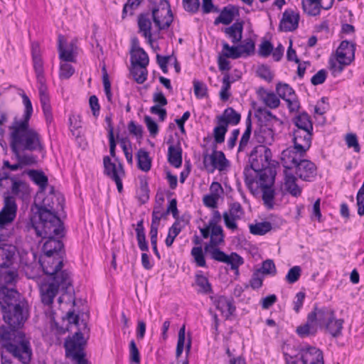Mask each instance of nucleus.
<instances>
[{"label": "nucleus", "instance_id": "nucleus-43", "mask_svg": "<svg viewBox=\"0 0 364 364\" xmlns=\"http://www.w3.org/2000/svg\"><path fill=\"white\" fill-rule=\"evenodd\" d=\"M27 174L42 191L45 190L48 185V177L43 171L29 170L27 171Z\"/></svg>", "mask_w": 364, "mask_h": 364}, {"label": "nucleus", "instance_id": "nucleus-14", "mask_svg": "<svg viewBox=\"0 0 364 364\" xmlns=\"http://www.w3.org/2000/svg\"><path fill=\"white\" fill-rule=\"evenodd\" d=\"M307 151H304L294 145L284 149L282 152L281 161L285 170L294 168L306 156Z\"/></svg>", "mask_w": 364, "mask_h": 364}, {"label": "nucleus", "instance_id": "nucleus-2", "mask_svg": "<svg viewBox=\"0 0 364 364\" xmlns=\"http://www.w3.org/2000/svg\"><path fill=\"white\" fill-rule=\"evenodd\" d=\"M65 199L60 193H55L51 186L49 193L43 198L42 204L38 205V213L40 224H45L46 233L58 232L63 225L58 214L64 208Z\"/></svg>", "mask_w": 364, "mask_h": 364}, {"label": "nucleus", "instance_id": "nucleus-42", "mask_svg": "<svg viewBox=\"0 0 364 364\" xmlns=\"http://www.w3.org/2000/svg\"><path fill=\"white\" fill-rule=\"evenodd\" d=\"M258 92L268 107L275 109L279 106L280 100L274 92H268L264 88H260Z\"/></svg>", "mask_w": 364, "mask_h": 364}, {"label": "nucleus", "instance_id": "nucleus-56", "mask_svg": "<svg viewBox=\"0 0 364 364\" xmlns=\"http://www.w3.org/2000/svg\"><path fill=\"white\" fill-rule=\"evenodd\" d=\"M194 94L197 98L202 99L208 96V87L205 83L198 80L193 82Z\"/></svg>", "mask_w": 364, "mask_h": 364}, {"label": "nucleus", "instance_id": "nucleus-59", "mask_svg": "<svg viewBox=\"0 0 364 364\" xmlns=\"http://www.w3.org/2000/svg\"><path fill=\"white\" fill-rule=\"evenodd\" d=\"M177 223H174L168 230V233L165 240L167 247H171L176 238V237L180 233L181 228L178 227Z\"/></svg>", "mask_w": 364, "mask_h": 364}, {"label": "nucleus", "instance_id": "nucleus-60", "mask_svg": "<svg viewBox=\"0 0 364 364\" xmlns=\"http://www.w3.org/2000/svg\"><path fill=\"white\" fill-rule=\"evenodd\" d=\"M257 74L260 78L267 81L268 82H270L274 77V74L272 73L269 68L264 65L259 66L257 70Z\"/></svg>", "mask_w": 364, "mask_h": 364}, {"label": "nucleus", "instance_id": "nucleus-61", "mask_svg": "<svg viewBox=\"0 0 364 364\" xmlns=\"http://www.w3.org/2000/svg\"><path fill=\"white\" fill-rule=\"evenodd\" d=\"M74 73L75 69L70 64H68L67 62L60 64L59 73L60 78L68 79L74 74Z\"/></svg>", "mask_w": 364, "mask_h": 364}, {"label": "nucleus", "instance_id": "nucleus-18", "mask_svg": "<svg viewBox=\"0 0 364 364\" xmlns=\"http://www.w3.org/2000/svg\"><path fill=\"white\" fill-rule=\"evenodd\" d=\"M301 360L303 364H323V353L314 346L302 348L300 350Z\"/></svg>", "mask_w": 364, "mask_h": 364}, {"label": "nucleus", "instance_id": "nucleus-21", "mask_svg": "<svg viewBox=\"0 0 364 364\" xmlns=\"http://www.w3.org/2000/svg\"><path fill=\"white\" fill-rule=\"evenodd\" d=\"M313 132L294 129L292 132L294 145L304 151L311 147Z\"/></svg>", "mask_w": 364, "mask_h": 364}, {"label": "nucleus", "instance_id": "nucleus-45", "mask_svg": "<svg viewBox=\"0 0 364 364\" xmlns=\"http://www.w3.org/2000/svg\"><path fill=\"white\" fill-rule=\"evenodd\" d=\"M136 240L138 245L141 251L147 252L149 250L148 243L146 240L145 231L143 226V220H141L137 223L136 228Z\"/></svg>", "mask_w": 364, "mask_h": 364}, {"label": "nucleus", "instance_id": "nucleus-10", "mask_svg": "<svg viewBox=\"0 0 364 364\" xmlns=\"http://www.w3.org/2000/svg\"><path fill=\"white\" fill-rule=\"evenodd\" d=\"M151 17L155 26L159 31L168 28L173 21V14L168 1L160 0L158 7L152 9Z\"/></svg>", "mask_w": 364, "mask_h": 364}, {"label": "nucleus", "instance_id": "nucleus-40", "mask_svg": "<svg viewBox=\"0 0 364 364\" xmlns=\"http://www.w3.org/2000/svg\"><path fill=\"white\" fill-rule=\"evenodd\" d=\"M224 242V235L222 227H213L210 233V242L205 244L204 250H208L210 247H218Z\"/></svg>", "mask_w": 364, "mask_h": 364}, {"label": "nucleus", "instance_id": "nucleus-57", "mask_svg": "<svg viewBox=\"0 0 364 364\" xmlns=\"http://www.w3.org/2000/svg\"><path fill=\"white\" fill-rule=\"evenodd\" d=\"M301 274V268L300 266H294L287 272L285 279L289 284L296 282Z\"/></svg>", "mask_w": 364, "mask_h": 364}, {"label": "nucleus", "instance_id": "nucleus-48", "mask_svg": "<svg viewBox=\"0 0 364 364\" xmlns=\"http://www.w3.org/2000/svg\"><path fill=\"white\" fill-rule=\"evenodd\" d=\"M40 102L46 121L48 124H50L53 119L48 95H40Z\"/></svg>", "mask_w": 364, "mask_h": 364}, {"label": "nucleus", "instance_id": "nucleus-19", "mask_svg": "<svg viewBox=\"0 0 364 364\" xmlns=\"http://www.w3.org/2000/svg\"><path fill=\"white\" fill-rule=\"evenodd\" d=\"M355 44L348 41H343L336 50L337 60L343 64H350L355 58Z\"/></svg>", "mask_w": 364, "mask_h": 364}, {"label": "nucleus", "instance_id": "nucleus-12", "mask_svg": "<svg viewBox=\"0 0 364 364\" xmlns=\"http://www.w3.org/2000/svg\"><path fill=\"white\" fill-rule=\"evenodd\" d=\"M205 252L210 255L211 259L230 265L231 269L235 270L236 274H238V268L244 262L242 257L236 252L227 255L220 250L218 247H210Z\"/></svg>", "mask_w": 364, "mask_h": 364}, {"label": "nucleus", "instance_id": "nucleus-27", "mask_svg": "<svg viewBox=\"0 0 364 364\" xmlns=\"http://www.w3.org/2000/svg\"><path fill=\"white\" fill-rule=\"evenodd\" d=\"M11 191L9 193V195H12L11 196L23 199L25 197L29 195V187L28 184L18 178L17 177L11 178Z\"/></svg>", "mask_w": 364, "mask_h": 364}, {"label": "nucleus", "instance_id": "nucleus-22", "mask_svg": "<svg viewBox=\"0 0 364 364\" xmlns=\"http://www.w3.org/2000/svg\"><path fill=\"white\" fill-rule=\"evenodd\" d=\"M64 37L62 35L58 36V49L59 52V58L61 60L65 62H75V50L77 48L74 41L67 44L65 47Z\"/></svg>", "mask_w": 364, "mask_h": 364}, {"label": "nucleus", "instance_id": "nucleus-52", "mask_svg": "<svg viewBox=\"0 0 364 364\" xmlns=\"http://www.w3.org/2000/svg\"><path fill=\"white\" fill-rule=\"evenodd\" d=\"M2 212H10L16 213L17 205L15 198L9 195V191L4 193V206L1 209Z\"/></svg>", "mask_w": 364, "mask_h": 364}, {"label": "nucleus", "instance_id": "nucleus-44", "mask_svg": "<svg viewBox=\"0 0 364 364\" xmlns=\"http://www.w3.org/2000/svg\"><path fill=\"white\" fill-rule=\"evenodd\" d=\"M196 284L198 287L197 292L202 294H208L212 292V287L208 278L202 274H196Z\"/></svg>", "mask_w": 364, "mask_h": 364}, {"label": "nucleus", "instance_id": "nucleus-6", "mask_svg": "<svg viewBox=\"0 0 364 364\" xmlns=\"http://www.w3.org/2000/svg\"><path fill=\"white\" fill-rule=\"evenodd\" d=\"M83 331L89 332L87 323H84ZM85 332L78 331L75 332L73 336L65 339L64 347L65 349V355L68 358L77 364H88L87 360L85 358L84 348L86 345V340L84 338Z\"/></svg>", "mask_w": 364, "mask_h": 364}, {"label": "nucleus", "instance_id": "nucleus-24", "mask_svg": "<svg viewBox=\"0 0 364 364\" xmlns=\"http://www.w3.org/2000/svg\"><path fill=\"white\" fill-rule=\"evenodd\" d=\"M216 309L219 310L221 314L228 318L235 311V306L233 305L232 299H228L224 296H211Z\"/></svg>", "mask_w": 364, "mask_h": 364}, {"label": "nucleus", "instance_id": "nucleus-28", "mask_svg": "<svg viewBox=\"0 0 364 364\" xmlns=\"http://www.w3.org/2000/svg\"><path fill=\"white\" fill-rule=\"evenodd\" d=\"M257 173L258 179L257 180V184L258 187H262L267 185L274 186L276 176V171L273 167L267 166L262 168L259 171H255Z\"/></svg>", "mask_w": 364, "mask_h": 364}, {"label": "nucleus", "instance_id": "nucleus-51", "mask_svg": "<svg viewBox=\"0 0 364 364\" xmlns=\"http://www.w3.org/2000/svg\"><path fill=\"white\" fill-rule=\"evenodd\" d=\"M130 73L137 83L142 84L146 80L148 73L146 67L134 65L130 69Z\"/></svg>", "mask_w": 364, "mask_h": 364}, {"label": "nucleus", "instance_id": "nucleus-32", "mask_svg": "<svg viewBox=\"0 0 364 364\" xmlns=\"http://www.w3.org/2000/svg\"><path fill=\"white\" fill-rule=\"evenodd\" d=\"M241 119L240 114L237 112L232 107L225 109L223 114L217 117V120L220 121L225 125L228 124L237 125Z\"/></svg>", "mask_w": 364, "mask_h": 364}, {"label": "nucleus", "instance_id": "nucleus-4", "mask_svg": "<svg viewBox=\"0 0 364 364\" xmlns=\"http://www.w3.org/2000/svg\"><path fill=\"white\" fill-rule=\"evenodd\" d=\"M27 230L31 233H35L38 237L47 238L48 240L43 244V250L44 255H63V243L59 239L55 237H62L63 236V226L60 225V230L57 232L46 233L45 224L35 225L33 221L28 224Z\"/></svg>", "mask_w": 364, "mask_h": 364}, {"label": "nucleus", "instance_id": "nucleus-9", "mask_svg": "<svg viewBox=\"0 0 364 364\" xmlns=\"http://www.w3.org/2000/svg\"><path fill=\"white\" fill-rule=\"evenodd\" d=\"M3 320L8 324L9 328L20 330L28 317L26 304L16 306L9 309L2 311Z\"/></svg>", "mask_w": 364, "mask_h": 364}, {"label": "nucleus", "instance_id": "nucleus-23", "mask_svg": "<svg viewBox=\"0 0 364 364\" xmlns=\"http://www.w3.org/2000/svg\"><path fill=\"white\" fill-rule=\"evenodd\" d=\"M299 21V13L287 9L283 13L282 18L279 23V28L281 31L286 32L294 31L298 28Z\"/></svg>", "mask_w": 364, "mask_h": 364}, {"label": "nucleus", "instance_id": "nucleus-17", "mask_svg": "<svg viewBox=\"0 0 364 364\" xmlns=\"http://www.w3.org/2000/svg\"><path fill=\"white\" fill-rule=\"evenodd\" d=\"M318 316L316 313V307L314 311L308 314L306 323L296 328L297 334L301 337H307L314 336L317 332Z\"/></svg>", "mask_w": 364, "mask_h": 364}, {"label": "nucleus", "instance_id": "nucleus-8", "mask_svg": "<svg viewBox=\"0 0 364 364\" xmlns=\"http://www.w3.org/2000/svg\"><path fill=\"white\" fill-rule=\"evenodd\" d=\"M40 262L43 272L48 278L61 279V273H66L70 276L69 272L62 269L63 267V255H43L40 259Z\"/></svg>", "mask_w": 364, "mask_h": 364}, {"label": "nucleus", "instance_id": "nucleus-63", "mask_svg": "<svg viewBox=\"0 0 364 364\" xmlns=\"http://www.w3.org/2000/svg\"><path fill=\"white\" fill-rule=\"evenodd\" d=\"M149 189L148 186V183L146 180L140 181V187L139 191V199L142 203H146L149 198Z\"/></svg>", "mask_w": 364, "mask_h": 364}, {"label": "nucleus", "instance_id": "nucleus-11", "mask_svg": "<svg viewBox=\"0 0 364 364\" xmlns=\"http://www.w3.org/2000/svg\"><path fill=\"white\" fill-rule=\"evenodd\" d=\"M272 158L271 150L264 145L255 146L249 154L250 168L254 171H259L264 167L270 165Z\"/></svg>", "mask_w": 364, "mask_h": 364}, {"label": "nucleus", "instance_id": "nucleus-37", "mask_svg": "<svg viewBox=\"0 0 364 364\" xmlns=\"http://www.w3.org/2000/svg\"><path fill=\"white\" fill-rule=\"evenodd\" d=\"M168 163L175 168H179L182 164V149L180 145H171L168 149Z\"/></svg>", "mask_w": 364, "mask_h": 364}, {"label": "nucleus", "instance_id": "nucleus-29", "mask_svg": "<svg viewBox=\"0 0 364 364\" xmlns=\"http://www.w3.org/2000/svg\"><path fill=\"white\" fill-rule=\"evenodd\" d=\"M274 133L272 129L267 125H262L255 130L254 136L257 142L265 144H272L274 141Z\"/></svg>", "mask_w": 364, "mask_h": 364}, {"label": "nucleus", "instance_id": "nucleus-46", "mask_svg": "<svg viewBox=\"0 0 364 364\" xmlns=\"http://www.w3.org/2000/svg\"><path fill=\"white\" fill-rule=\"evenodd\" d=\"M272 228V223L267 221L250 225V231L252 235H264Z\"/></svg>", "mask_w": 364, "mask_h": 364}, {"label": "nucleus", "instance_id": "nucleus-20", "mask_svg": "<svg viewBox=\"0 0 364 364\" xmlns=\"http://www.w3.org/2000/svg\"><path fill=\"white\" fill-rule=\"evenodd\" d=\"M208 159L210 160V164L212 166V171L218 169L223 171L228 166L229 162L226 159L224 153L221 151H217L215 148L213 149V153L210 155L204 156L203 163L206 168H208Z\"/></svg>", "mask_w": 364, "mask_h": 364}, {"label": "nucleus", "instance_id": "nucleus-25", "mask_svg": "<svg viewBox=\"0 0 364 364\" xmlns=\"http://www.w3.org/2000/svg\"><path fill=\"white\" fill-rule=\"evenodd\" d=\"M16 213L0 211V241H5L11 234V226Z\"/></svg>", "mask_w": 364, "mask_h": 364}, {"label": "nucleus", "instance_id": "nucleus-41", "mask_svg": "<svg viewBox=\"0 0 364 364\" xmlns=\"http://www.w3.org/2000/svg\"><path fill=\"white\" fill-rule=\"evenodd\" d=\"M138 168L145 172L149 171L151 167V159L149 152L144 149H140L136 154Z\"/></svg>", "mask_w": 364, "mask_h": 364}, {"label": "nucleus", "instance_id": "nucleus-53", "mask_svg": "<svg viewBox=\"0 0 364 364\" xmlns=\"http://www.w3.org/2000/svg\"><path fill=\"white\" fill-rule=\"evenodd\" d=\"M217 126L213 129V137L216 144H222L225 141V136L228 131V126L217 120Z\"/></svg>", "mask_w": 364, "mask_h": 364}, {"label": "nucleus", "instance_id": "nucleus-39", "mask_svg": "<svg viewBox=\"0 0 364 364\" xmlns=\"http://www.w3.org/2000/svg\"><path fill=\"white\" fill-rule=\"evenodd\" d=\"M262 191V198L264 205L267 209H272L274 205V200L275 197V190L273 186L267 185L259 187Z\"/></svg>", "mask_w": 364, "mask_h": 364}, {"label": "nucleus", "instance_id": "nucleus-30", "mask_svg": "<svg viewBox=\"0 0 364 364\" xmlns=\"http://www.w3.org/2000/svg\"><path fill=\"white\" fill-rule=\"evenodd\" d=\"M333 0H331L328 6H323L321 0H302V7L305 13L309 16H316L320 14L321 9H328L331 6Z\"/></svg>", "mask_w": 364, "mask_h": 364}, {"label": "nucleus", "instance_id": "nucleus-36", "mask_svg": "<svg viewBox=\"0 0 364 364\" xmlns=\"http://www.w3.org/2000/svg\"><path fill=\"white\" fill-rule=\"evenodd\" d=\"M235 8L233 6H225L220 13V15L215 19L214 24L218 25L223 23L224 25L230 24L234 19Z\"/></svg>", "mask_w": 364, "mask_h": 364}, {"label": "nucleus", "instance_id": "nucleus-38", "mask_svg": "<svg viewBox=\"0 0 364 364\" xmlns=\"http://www.w3.org/2000/svg\"><path fill=\"white\" fill-rule=\"evenodd\" d=\"M293 122L296 127L295 129L313 132V124L307 113L303 112L298 114L294 118Z\"/></svg>", "mask_w": 364, "mask_h": 364}, {"label": "nucleus", "instance_id": "nucleus-26", "mask_svg": "<svg viewBox=\"0 0 364 364\" xmlns=\"http://www.w3.org/2000/svg\"><path fill=\"white\" fill-rule=\"evenodd\" d=\"M15 246L9 244L0 245V268L7 269L12 264L16 254Z\"/></svg>", "mask_w": 364, "mask_h": 364}, {"label": "nucleus", "instance_id": "nucleus-49", "mask_svg": "<svg viewBox=\"0 0 364 364\" xmlns=\"http://www.w3.org/2000/svg\"><path fill=\"white\" fill-rule=\"evenodd\" d=\"M21 149H11L17 161L20 162L21 166H31L36 163V157L33 154H21Z\"/></svg>", "mask_w": 364, "mask_h": 364}, {"label": "nucleus", "instance_id": "nucleus-7", "mask_svg": "<svg viewBox=\"0 0 364 364\" xmlns=\"http://www.w3.org/2000/svg\"><path fill=\"white\" fill-rule=\"evenodd\" d=\"M318 326L324 329L325 332L331 336L337 338L342 334L344 321L336 318L332 309L327 307L317 308Z\"/></svg>", "mask_w": 364, "mask_h": 364}, {"label": "nucleus", "instance_id": "nucleus-62", "mask_svg": "<svg viewBox=\"0 0 364 364\" xmlns=\"http://www.w3.org/2000/svg\"><path fill=\"white\" fill-rule=\"evenodd\" d=\"M185 344V326L183 325L179 330L178 337L176 350V356L180 357L183 353Z\"/></svg>", "mask_w": 364, "mask_h": 364}, {"label": "nucleus", "instance_id": "nucleus-64", "mask_svg": "<svg viewBox=\"0 0 364 364\" xmlns=\"http://www.w3.org/2000/svg\"><path fill=\"white\" fill-rule=\"evenodd\" d=\"M242 56H249L254 53L255 46L252 39H247L243 44L239 45Z\"/></svg>", "mask_w": 364, "mask_h": 364}, {"label": "nucleus", "instance_id": "nucleus-16", "mask_svg": "<svg viewBox=\"0 0 364 364\" xmlns=\"http://www.w3.org/2000/svg\"><path fill=\"white\" fill-rule=\"evenodd\" d=\"M294 168L296 176L303 181H311L317 174V167L310 160L303 159Z\"/></svg>", "mask_w": 364, "mask_h": 364}, {"label": "nucleus", "instance_id": "nucleus-55", "mask_svg": "<svg viewBox=\"0 0 364 364\" xmlns=\"http://www.w3.org/2000/svg\"><path fill=\"white\" fill-rule=\"evenodd\" d=\"M191 254L194 259V262H196L198 267H205L206 262L204 256V253L203 252V249L201 247H194L192 248Z\"/></svg>", "mask_w": 364, "mask_h": 364}, {"label": "nucleus", "instance_id": "nucleus-34", "mask_svg": "<svg viewBox=\"0 0 364 364\" xmlns=\"http://www.w3.org/2000/svg\"><path fill=\"white\" fill-rule=\"evenodd\" d=\"M224 31L233 43H237L242 38L243 22L236 21L230 27L225 28Z\"/></svg>", "mask_w": 364, "mask_h": 364}, {"label": "nucleus", "instance_id": "nucleus-13", "mask_svg": "<svg viewBox=\"0 0 364 364\" xmlns=\"http://www.w3.org/2000/svg\"><path fill=\"white\" fill-rule=\"evenodd\" d=\"M104 174L113 180L119 192H122L123 185L121 178L124 176L125 171L121 162L118 161L117 165L112 162L109 156L103 158Z\"/></svg>", "mask_w": 364, "mask_h": 364}, {"label": "nucleus", "instance_id": "nucleus-3", "mask_svg": "<svg viewBox=\"0 0 364 364\" xmlns=\"http://www.w3.org/2000/svg\"><path fill=\"white\" fill-rule=\"evenodd\" d=\"M61 279H54L48 278V282L42 283L40 285L41 301L44 305L50 306L53 303L60 289L65 291V294H70L69 301L73 300V304L75 305V300L73 296L74 290L72 287L70 276L66 273H61Z\"/></svg>", "mask_w": 364, "mask_h": 364}, {"label": "nucleus", "instance_id": "nucleus-1", "mask_svg": "<svg viewBox=\"0 0 364 364\" xmlns=\"http://www.w3.org/2000/svg\"><path fill=\"white\" fill-rule=\"evenodd\" d=\"M21 97L25 107L24 114L22 120L15 119L9 127L11 149H42L39 134L29 127V120L33 113L31 102L25 93H23Z\"/></svg>", "mask_w": 364, "mask_h": 364}, {"label": "nucleus", "instance_id": "nucleus-54", "mask_svg": "<svg viewBox=\"0 0 364 364\" xmlns=\"http://www.w3.org/2000/svg\"><path fill=\"white\" fill-rule=\"evenodd\" d=\"M276 91L279 96L283 100L295 95L293 88L287 83L279 82L276 86Z\"/></svg>", "mask_w": 364, "mask_h": 364}, {"label": "nucleus", "instance_id": "nucleus-33", "mask_svg": "<svg viewBox=\"0 0 364 364\" xmlns=\"http://www.w3.org/2000/svg\"><path fill=\"white\" fill-rule=\"evenodd\" d=\"M284 186L287 191L294 197L299 196L301 193V189L296 183V178L287 170H284Z\"/></svg>", "mask_w": 364, "mask_h": 364}, {"label": "nucleus", "instance_id": "nucleus-35", "mask_svg": "<svg viewBox=\"0 0 364 364\" xmlns=\"http://www.w3.org/2000/svg\"><path fill=\"white\" fill-rule=\"evenodd\" d=\"M149 62V56L143 48H137L131 52L132 66L146 67Z\"/></svg>", "mask_w": 364, "mask_h": 364}, {"label": "nucleus", "instance_id": "nucleus-31", "mask_svg": "<svg viewBox=\"0 0 364 364\" xmlns=\"http://www.w3.org/2000/svg\"><path fill=\"white\" fill-rule=\"evenodd\" d=\"M138 26L139 31L143 36L148 39L149 43L152 42V34L151 32V22L149 14H141L138 17Z\"/></svg>", "mask_w": 364, "mask_h": 364}, {"label": "nucleus", "instance_id": "nucleus-47", "mask_svg": "<svg viewBox=\"0 0 364 364\" xmlns=\"http://www.w3.org/2000/svg\"><path fill=\"white\" fill-rule=\"evenodd\" d=\"M17 277V273L14 270H8L2 269L0 272V285L1 287L12 284Z\"/></svg>", "mask_w": 364, "mask_h": 364}, {"label": "nucleus", "instance_id": "nucleus-5", "mask_svg": "<svg viewBox=\"0 0 364 364\" xmlns=\"http://www.w3.org/2000/svg\"><path fill=\"white\" fill-rule=\"evenodd\" d=\"M6 350L23 364L31 361L32 350L30 339L21 330L14 331L11 341L4 345Z\"/></svg>", "mask_w": 364, "mask_h": 364}, {"label": "nucleus", "instance_id": "nucleus-15", "mask_svg": "<svg viewBox=\"0 0 364 364\" xmlns=\"http://www.w3.org/2000/svg\"><path fill=\"white\" fill-rule=\"evenodd\" d=\"M24 304L25 303L20 300V294L16 290L7 287H1L0 306L1 311Z\"/></svg>", "mask_w": 364, "mask_h": 364}, {"label": "nucleus", "instance_id": "nucleus-50", "mask_svg": "<svg viewBox=\"0 0 364 364\" xmlns=\"http://www.w3.org/2000/svg\"><path fill=\"white\" fill-rule=\"evenodd\" d=\"M223 56L232 59H237L242 56L240 46H230L226 42L223 43Z\"/></svg>", "mask_w": 364, "mask_h": 364}, {"label": "nucleus", "instance_id": "nucleus-58", "mask_svg": "<svg viewBox=\"0 0 364 364\" xmlns=\"http://www.w3.org/2000/svg\"><path fill=\"white\" fill-rule=\"evenodd\" d=\"M257 271L263 274L275 275L277 273V269L272 259H267L264 261L261 268Z\"/></svg>", "mask_w": 364, "mask_h": 364}]
</instances>
